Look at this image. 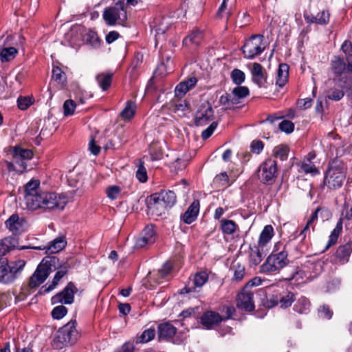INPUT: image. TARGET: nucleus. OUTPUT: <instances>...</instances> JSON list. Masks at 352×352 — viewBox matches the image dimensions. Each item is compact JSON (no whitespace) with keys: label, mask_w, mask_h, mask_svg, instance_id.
Returning <instances> with one entry per match:
<instances>
[{"label":"nucleus","mask_w":352,"mask_h":352,"mask_svg":"<svg viewBox=\"0 0 352 352\" xmlns=\"http://www.w3.org/2000/svg\"><path fill=\"white\" fill-rule=\"evenodd\" d=\"M264 36L263 34H253L244 43L242 52L244 58L253 59L260 55L265 49L263 43Z\"/></svg>","instance_id":"5"},{"label":"nucleus","mask_w":352,"mask_h":352,"mask_svg":"<svg viewBox=\"0 0 352 352\" xmlns=\"http://www.w3.org/2000/svg\"><path fill=\"white\" fill-rule=\"evenodd\" d=\"M155 331L154 329H147L137 338L136 343H146L155 338Z\"/></svg>","instance_id":"49"},{"label":"nucleus","mask_w":352,"mask_h":352,"mask_svg":"<svg viewBox=\"0 0 352 352\" xmlns=\"http://www.w3.org/2000/svg\"><path fill=\"white\" fill-rule=\"evenodd\" d=\"M121 188L118 186H111L107 188V196L111 200L118 199L120 195Z\"/></svg>","instance_id":"57"},{"label":"nucleus","mask_w":352,"mask_h":352,"mask_svg":"<svg viewBox=\"0 0 352 352\" xmlns=\"http://www.w3.org/2000/svg\"><path fill=\"white\" fill-rule=\"evenodd\" d=\"M231 270L234 271L233 279L236 281L241 280L245 275V267L239 263H234L231 267Z\"/></svg>","instance_id":"52"},{"label":"nucleus","mask_w":352,"mask_h":352,"mask_svg":"<svg viewBox=\"0 0 352 352\" xmlns=\"http://www.w3.org/2000/svg\"><path fill=\"white\" fill-rule=\"evenodd\" d=\"M318 314L320 318L329 320L333 316V311L328 305H322L318 309Z\"/></svg>","instance_id":"62"},{"label":"nucleus","mask_w":352,"mask_h":352,"mask_svg":"<svg viewBox=\"0 0 352 352\" xmlns=\"http://www.w3.org/2000/svg\"><path fill=\"white\" fill-rule=\"evenodd\" d=\"M295 300L294 294L290 292L279 293V303L283 308H287L292 305Z\"/></svg>","instance_id":"41"},{"label":"nucleus","mask_w":352,"mask_h":352,"mask_svg":"<svg viewBox=\"0 0 352 352\" xmlns=\"http://www.w3.org/2000/svg\"><path fill=\"white\" fill-rule=\"evenodd\" d=\"M176 333V328L170 323L161 324L158 327V338L160 340L173 337Z\"/></svg>","instance_id":"31"},{"label":"nucleus","mask_w":352,"mask_h":352,"mask_svg":"<svg viewBox=\"0 0 352 352\" xmlns=\"http://www.w3.org/2000/svg\"><path fill=\"white\" fill-rule=\"evenodd\" d=\"M197 78L195 76H190L180 82L175 88H191L196 85Z\"/></svg>","instance_id":"60"},{"label":"nucleus","mask_w":352,"mask_h":352,"mask_svg":"<svg viewBox=\"0 0 352 352\" xmlns=\"http://www.w3.org/2000/svg\"><path fill=\"white\" fill-rule=\"evenodd\" d=\"M321 211L320 208H317L311 214L310 219L308 220L306 226L304 227L302 230L300 232L299 236L301 237V240H304L307 236V233L309 232L310 229L313 231L315 228V222L318 219V213Z\"/></svg>","instance_id":"33"},{"label":"nucleus","mask_w":352,"mask_h":352,"mask_svg":"<svg viewBox=\"0 0 352 352\" xmlns=\"http://www.w3.org/2000/svg\"><path fill=\"white\" fill-rule=\"evenodd\" d=\"M331 68L337 75H341L346 71L349 72L343 59L338 56H335L331 60Z\"/></svg>","instance_id":"35"},{"label":"nucleus","mask_w":352,"mask_h":352,"mask_svg":"<svg viewBox=\"0 0 352 352\" xmlns=\"http://www.w3.org/2000/svg\"><path fill=\"white\" fill-rule=\"evenodd\" d=\"M268 252V249H263L256 245L250 246L248 251V262L249 265L252 266H257L259 265L263 259L265 257Z\"/></svg>","instance_id":"18"},{"label":"nucleus","mask_w":352,"mask_h":352,"mask_svg":"<svg viewBox=\"0 0 352 352\" xmlns=\"http://www.w3.org/2000/svg\"><path fill=\"white\" fill-rule=\"evenodd\" d=\"M12 264V265H10L7 259L0 263V282L8 283L16 278L17 274L22 268V264L20 261Z\"/></svg>","instance_id":"8"},{"label":"nucleus","mask_w":352,"mask_h":352,"mask_svg":"<svg viewBox=\"0 0 352 352\" xmlns=\"http://www.w3.org/2000/svg\"><path fill=\"white\" fill-rule=\"evenodd\" d=\"M199 207V201L197 199L194 200L182 216L184 222L187 224L192 223L197 217Z\"/></svg>","instance_id":"24"},{"label":"nucleus","mask_w":352,"mask_h":352,"mask_svg":"<svg viewBox=\"0 0 352 352\" xmlns=\"http://www.w3.org/2000/svg\"><path fill=\"white\" fill-rule=\"evenodd\" d=\"M249 94V89H232L230 94L221 95L219 102L226 106V108H230L233 104H238L240 99L247 96Z\"/></svg>","instance_id":"16"},{"label":"nucleus","mask_w":352,"mask_h":352,"mask_svg":"<svg viewBox=\"0 0 352 352\" xmlns=\"http://www.w3.org/2000/svg\"><path fill=\"white\" fill-rule=\"evenodd\" d=\"M17 50L13 47L3 48L0 53V58L2 62H7L14 58Z\"/></svg>","instance_id":"51"},{"label":"nucleus","mask_w":352,"mask_h":352,"mask_svg":"<svg viewBox=\"0 0 352 352\" xmlns=\"http://www.w3.org/2000/svg\"><path fill=\"white\" fill-rule=\"evenodd\" d=\"M19 245V240L15 237H6L0 241V263L6 258L3 256L9 251Z\"/></svg>","instance_id":"25"},{"label":"nucleus","mask_w":352,"mask_h":352,"mask_svg":"<svg viewBox=\"0 0 352 352\" xmlns=\"http://www.w3.org/2000/svg\"><path fill=\"white\" fill-rule=\"evenodd\" d=\"M250 74L252 82L259 87H267L270 86L267 82V75L266 70L258 63H254L250 69Z\"/></svg>","instance_id":"13"},{"label":"nucleus","mask_w":352,"mask_h":352,"mask_svg":"<svg viewBox=\"0 0 352 352\" xmlns=\"http://www.w3.org/2000/svg\"><path fill=\"white\" fill-rule=\"evenodd\" d=\"M205 0H184V5L186 7V14H199L201 13Z\"/></svg>","instance_id":"28"},{"label":"nucleus","mask_w":352,"mask_h":352,"mask_svg":"<svg viewBox=\"0 0 352 352\" xmlns=\"http://www.w3.org/2000/svg\"><path fill=\"white\" fill-rule=\"evenodd\" d=\"M58 261L59 259L56 256L43 258L30 278V287H36L42 284L47 279L50 272L57 268Z\"/></svg>","instance_id":"1"},{"label":"nucleus","mask_w":352,"mask_h":352,"mask_svg":"<svg viewBox=\"0 0 352 352\" xmlns=\"http://www.w3.org/2000/svg\"><path fill=\"white\" fill-rule=\"evenodd\" d=\"M167 23H168L166 21H165V19H163V21L162 22V23L155 26V31L156 45L160 41H163L165 39L164 34L168 30V26L166 25Z\"/></svg>","instance_id":"48"},{"label":"nucleus","mask_w":352,"mask_h":352,"mask_svg":"<svg viewBox=\"0 0 352 352\" xmlns=\"http://www.w3.org/2000/svg\"><path fill=\"white\" fill-rule=\"evenodd\" d=\"M288 262L287 253L286 252L280 251L277 254H272L261 266L260 272L270 274L279 271L286 266Z\"/></svg>","instance_id":"6"},{"label":"nucleus","mask_w":352,"mask_h":352,"mask_svg":"<svg viewBox=\"0 0 352 352\" xmlns=\"http://www.w3.org/2000/svg\"><path fill=\"white\" fill-rule=\"evenodd\" d=\"M288 76L289 66L285 63L280 64L277 72L276 85L280 87L285 86L288 80Z\"/></svg>","instance_id":"32"},{"label":"nucleus","mask_w":352,"mask_h":352,"mask_svg":"<svg viewBox=\"0 0 352 352\" xmlns=\"http://www.w3.org/2000/svg\"><path fill=\"white\" fill-rule=\"evenodd\" d=\"M214 185L216 186H226L229 185V177L226 172L221 173L214 178Z\"/></svg>","instance_id":"54"},{"label":"nucleus","mask_w":352,"mask_h":352,"mask_svg":"<svg viewBox=\"0 0 352 352\" xmlns=\"http://www.w3.org/2000/svg\"><path fill=\"white\" fill-rule=\"evenodd\" d=\"M40 180L36 179H30L25 185L24 188V195H32L34 194L42 193L40 190Z\"/></svg>","instance_id":"34"},{"label":"nucleus","mask_w":352,"mask_h":352,"mask_svg":"<svg viewBox=\"0 0 352 352\" xmlns=\"http://www.w3.org/2000/svg\"><path fill=\"white\" fill-rule=\"evenodd\" d=\"M85 41L94 48H98L100 46L101 41L98 34L93 30H89L85 34Z\"/></svg>","instance_id":"43"},{"label":"nucleus","mask_w":352,"mask_h":352,"mask_svg":"<svg viewBox=\"0 0 352 352\" xmlns=\"http://www.w3.org/2000/svg\"><path fill=\"white\" fill-rule=\"evenodd\" d=\"M202 38V31L195 29L183 40V44L187 47L197 46L200 44Z\"/></svg>","instance_id":"30"},{"label":"nucleus","mask_w":352,"mask_h":352,"mask_svg":"<svg viewBox=\"0 0 352 352\" xmlns=\"http://www.w3.org/2000/svg\"><path fill=\"white\" fill-rule=\"evenodd\" d=\"M68 202L67 196L55 192H43V208L63 210Z\"/></svg>","instance_id":"7"},{"label":"nucleus","mask_w":352,"mask_h":352,"mask_svg":"<svg viewBox=\"0 0 352 352\" xmlns=\"http://www.w3.org/2000/svg\"><path fill=\"white\" fill-rule=\"evenodd\" d=\"M221 228L224 234H232L235 232L237 225L232 220L223 219L221 221Z\"/></svg>","instance_id":"45"},{"label":"nucleus","mask_w":352,"mask_h":352,"mask_svg":"<svg viewBox=\"0 0 352 352\" xmlns=\"http://www.w3.org/2000/svg\"><path fill=\"white\" fill-rule=\"evenodd\" d=\"M310 302L309 300L302 296L298 298L296 305H294V310L299 314H307L309 311Z\"/></svg>","instance_id":"42"},{"label":"nucleus","mask_w":352,"mask_h":352,"mask_svg":"<svg viewBox=\"0 0 352 352\" xmlns=\"http://www.w3.org/2000/svg\"><path fill=\"white\" fill-rule=\"evenodd\" d=\"M274 236V229L270 225L265 226L261 232L256 245L267 249V244Z\"/></svg>","instance_id":"29"},{"label":"nucleus","mask_w":352,"mask_h":352,"mask_svg":"<svg viewBox=\"0 0 352 352\" xmlns=\"http://www.w3.org/2000/svg\"><path fill=\"white\" fill-rule=\"evenodd\" d=\"M236 306L238 308L245 311H251L254 309V292L252 290H248L243 288L239 293L236 299Z\"/></svg>","instance_id":"14"},{"label":"nucleus","mask_w":352,"mask_h":352,"mask_svg":"<svg viewBox=\"0 0 352 352\" xmlns=\"http://www.w3.org/2000/svg\"><path fill=\"white\" fill-rule=\"evenodd\" d=\"M277 172L276 162L272 159L265 160L260 166L259 178L263 183L272 182Z\"/></svg>","instance_id":"11"},{"label":"nucleus","mask_w":352,"mask_h":352,"mask_svg":"<svg viewBox=\"0 0 352 352\" xmlns=\"http://www.w3.org/2000/svg\"><path fill=\"white\" fill-rule=\"evenodd\" d=\"M279 129L287 133H290L294 131V124L289 120H283L279 123Z\"/></svg>","instance_id":"63"},{"label":"nucleus","mask_w":352,"mask_h":352,"mask_svg":"<svg viewBox=\"0 0 352 352\" xmlns=\"http://www.w3.org/2000/svg\"><path fill=\"white\" fill-rule=\"evenodd\" d=\"M67 313V309L63 305L55 307L52 311V316L53 318L59 320L63 318Z\"/></svg>","instance_id":"58"},{"label":"nucleus","mask_w":352,"mask_h":352,"mask_svg":"<svg viewBox=\"0 0 352 352\" xmlns=\"http://www.w3.org/2000/svg\"><path fill=\"white\" fill-rule=\"evenodd\" d=\"M135 109L136 104L132 101H128L120 116L124 120H131L135 115Z\"/></svg>","instance_id":"44"},{"label":"nucleus","mask_w":352,"mask_h":352,"mask_svg":"<svg viewBox=\"0 0 352 352\" xmlns=\"http://www.w3.org/2000/svg\"><path fill=\"white\" fill-rule=\"evenodd\" d=\"M77 288L74 284L69 282L65 289L52 298V304H72L74 301V294L77 292Z\"/></svg>","instance_id":"12"},{"label":"nucleus","mask_w":352,"mask_h":352,"mask_svg":"<svg viewBox=\"0 0 352 352\" xmlns=\"http://www.w3.org/2000/svg\"><path fill=\"white\" fill-rule=\"evenodd\" d=\"M136 177L140 182H146L148 179L146 169L142 161L139 162L138 170L136 171Z\"/></svg>","instance_id":"56"},{"label":"nucleus","mask_w":352,"mask_h":352,"mask_svg":"<svg viewBox=\"0 0 352 352\" xmlns=\"http://www.w3.org/2000/svg\"><path fill=\"white\" fill-rule=\"evenodd\" d=\"M147 204L148 208L157 215H162L169 208L157 193L151 195L147 200Z\"/></svg>","instance_id":"20"},{"label":"nucleus","mask_w":352,"mask_h":352,"mask_svg":"<svg viewBox=\"0 0 352 352\" xmlns=\"http://www.w3.org/2000/svg\"><path fill=\"white\" fill-rule=\"evenodd\" d=\"M222 320V317L218 313L209 311L205 312L201 317V322L206 329H211Z\"/></svg>","instance_id":"22"},{"label":"nucleus","mask_w":352,"mask_h":352,"mask_svg":"<svg viewBox=\"0 0 352 352\" xmlns=\"http://www.w3.org/2000/svg\"><path fill=\"white\" fill-rule=\"evenodd\" d=\"M52 79L56 81L58 85L63 86L66 80V75L58 67H54L52 69Z\"/></svg>","instance_id":"50"},{"label":"nucleus","mask_w":352,"mask_h":352,"mask_svg":"<svg viewBox=\"0 0 352 352\" xmlns=\"http://www.w3.org/2000/svg\"><path fill=\"white\" fill-rule=\"evenodd\" d=\"M317 24L325 25L329 21V13L328 11L322 10L316 15Z\"/></svg>","instance_id":"64"},{"label":"nucleus","mask_w":352,"mask_h":352,"mask_svg":"<svg viewBox=\"0 0 352 352\" xmlns=\"http://www.w3.org/2000/svg\"><path fill=\"white\" fill-rule=\"evenodd\" d=\"M67 266L61 267V269L56 273L52 283L48 287H45L44 292L47 293L53 290L57 286L60 280L67 274Z\"/></svg>","instance_id":"40"},{"label":"nucleus","mask_w":352,"mask_h":352,"mask_svg":"<svg viewBox=\"0 0 352 352\" xmlns=\"http://www.w3.org/2000/svg\"><path fill=\"white\" fill-rule=\"evenodd\" d=\"M155 231L152 226H146L136 239L135 246L142 248L148 245L153 244L155 241Z\"/></svg>","instance_id":"17"},{"label":"nucleus","mask_w":352,"mask_h":352,"mask_svg":"<svg viewBox=\"0 0 352 352\" xmlns=\"http://www.w3.org/2000/svg\"><path fill=\"white\" fill-rule=\"evenodd\" d=\"M342 230V218L338 221L336 228L331 231L326 249L336 243L338 236Z\"/></svg>","instance_id":"36"},{"label":"nucleus","mask_w":352,"mask_h":352,"mask_svg":"<svg viewBox=\"0 0 352 352\" xmlns=\"http://www.w3.org/2000/svg\"><path fill=\"white\" fill-rule=\"evenodd\" d=\"M157 194L169 208L176 203V195L172 190H162Z\"/></svg>","instance_id":"39"},{"label":"nucleus","mask_w":352,"mask_h":352,"mask_svg":"<svg viewBox=\"0 0 352 352\" xmlns=\"http://www.w3.org/2000/svg\"><path fill=\"white\" fill-rule=\"evenodd\" d=\"M279 303V293H276L267 297L265 301L263 302L265 307L272 308Z\"/></svg>","instance_id":"61"},{"label":"nucleus","mask_w":352,"mask_h":352,"mask_svg":"<svg viewBox=\"0 0 352 352\" xmlns=\"http://www.w3.org/2000/svg\"><path fill=\"white\" fill-rule=\"evenodd\" d=\"M231 78L234 83L239 86L245 81V74L241 69H234L231 72Z\"/></svg>","instance_id":"53"},{"label":"nucleus","mask_w":352,"mask_h":352,"mask_svg":"<svg viewBox=\"0 0 352 352\" xmlns=\"http://www.w3.org/2000/svg\"><path fill=\"white\" fill-rule=\"evenodd\" d=\"M67 243L64 237L59 236L50 242L47 246H36L34 245H23V250L28 249L45 250L46 254H56L61 251L66 245Z\"/></svg>","instance_id":"15"},{"label":"nucleus","mask_w":352,"mask_h":352,"mask_svg":"<svg viewBox=\"0 0 352 352\" xmlns=\"http://www.w3.org/2000/svg\"><path fill=\"white\" fill-rule=\"evenodd\" d=\"M76 109V102L73 100H67L63 104V112L65 116L74 114Z\"/></svg>","instance_id":"59"},{"label":"nucleus","mask_w":352,"mask_h":352,"mask_svg":"<svg viewBox=\"0 0 352 352\" xmlns=\"http://www.w3.org/2000/svg\"><path fill=\"white\" fill-rule=\"evenodd\" d=\"M26 208L30 210H36L43 208V192L32 195H24Z\"/></svg>","instance_id":"27"},{"label":"nucleus","mask_w":352,"mask_h":352,"mask_svg":"<svg viewBox=\"0 0 352 352\" xmlns=\"http://www.w3.org/2000/svg\"><path fill=\"white\" fill-rule=\"evenodd\" d=\"M300 168L305 173H310L312 175H316L319 173V170L309 159H307L302 162Z\"/></svg>","instance_id":"47"},{"label":"nucleus","mask_w":352,"mask_h":352,"mask_svg":"<svg viewBox=\"0 0 352 352\" xmlns=\"http://www.w3.org/2000/svg\"><path fill=\"white\" fill-rule=\"evenodd\" d=\"M214 119V111L209 102L202 103L198 108L195 118L197 126H206Z\"/></svg>","instance_id":"10"},{"label":"nucleus","mask_w":352,"mask_h":352,"mask_svg":"<svg viewBox=\"0 0 352 352\" xmlns=\"http://www.w3.org/2000/svg\"><path fill=\"white\" fill-rule=\"evenodd\" d=\"M6 228L12 233L14 236L11 237H15L21 233L22 229V221L20 220L18 214H12L8 220L5 222Z\"/></svg>","instance_id":"23"},{"label":"nucleus","mask_w":352,"mask_h":352,"mask_svg":"<svg viewBox=\"0 0 352 352\" xmlns=\"http://www.w3.org/2000/svg\"><path fill=\"white\" fill-rule=\"evenodd\" d=\"M7 155L8 158L11 160V161H4V164L6 166L9 172H18L21 174L22 170L18 168V167H22V147L21 145L10 146Z\"/></svg>","instance_id":"9"},{"label":"nucleus","mask_w":352,"mask_h":352,"mask_svg":"<svg viewBox=\"0 0 352 352\" xmlns=\"http://www.w3.org/2000/svg\"><path fill=\"white\" fill-rule=\"evenodd\" d=\"M170 72H171V69H168L166 64L164 63L160 64L149 80L146 88L149 87H160L162 79Z\"/></svg>","instance_id":"19"},{"label":"nucleus","mask_w":352,"mask_h":352,"mask_svg":"<svg viewBox=\"0 0 352 352\" xmlns=\"http://www.w3.org/2000/svg\"><path fill=\"white\" fill-rule=\"evenodd\" d=\"M38 158L36 157L32 148H23V171H28L36 167Z\"/></svg>","instance_id":"21"},{"label":"nucleus","mask_w":352,"mask_h":352,"mask_svg":"<svg viewBox=\"0 0 352 352\" xmlns=\"http://www.w3.org/2000/svg\"><path fill=\"white\" fill-rule=\"evenodd\" d=\"M102 18L109 26L124 25L127 20L124 3L118 1L113 6L106 8L103 11Z\"/></svg>","instance_id":"3"},{"label":"nucleus","mask_w":352,"mask_h":352,"mask_svg":"<svg viewBox=\"0 0 352 352\" xmlns=\"http://www.w3.org/2000/svg\"><path fill=\"white\" fill-rule=\"evenodd\" d=\"M289 147L287 145H278L274 147L273 150V155L276 158H279L280 160L284 161L287 159Z\"/></svg>","instance_id":"46"},{"label":"nucleus","mask_w":352,"mask_h":352,"mask_svg":"<svg viewBox=\"0 0 352 352\" xmlns=\"http://www.w3.org/2000/svg\"><path fill=\"white\" fill-rule=\"evenodd\" d=\"M208 276L206 272H201L197 273L193 278V283L196 287H202L208 280Z\"/></svg>","instance_id":"55"},{"label":"nucleus","mask_w":352,"mask_h":352,"mask_svg":"<svg viewBox=\"0 0 352 352\" xmlns=\"http://www.w3.org/2000/svg\"><path fill=\"white\" fill-rule=\"evenodd\" d=\"M190 103L186 100H171L169 109L171 112L176 113L179 117L185 116L186 112L189 111Z\"/></svg>","instance_id":"26"},{"label":"nucleus","mask_w":352,"mask_h":352,"mask_svg":"<svg viewBox=\"0 0 352 352\" xmlns=\"http://www.w3.org/2000/svg\"><path fill=\"white\" fill-rule=\"evenodd\" d=\"M346 177L344 168L341 163L333 162L326 171L323 184L330 190L340 188Z\"/></svg>","instance_id":"4"},{"label":"nucleus","mask_w":352,"mask_h":352,"mask_svg":"<svg viewBox=\"0 0 352 352\" xmlns=\"http://www.w3.org/2000/svg\"><path fill=\"white\" fill-rule=\"evenodd\" d=\"M352 252V246L350 243L340 245L336 252V256L341 261H347Z\"/></svg>","instance_id":"37"},{"label":"nucleus","mask_w":352,"mask_h":352,"mask_svg":"<svg viewBox=\"0 0 352 352\" xmlns=\"http://www.w3.org/2000/svg\"><path fill=\"white\" fill-rule=\"evenodd\" d=\"M77 337L76 322L70 321L58 330L53 339L52 346L55 349H61L74 344Z\"/></svg>","instance_id":"2"},{"label":"nucleus","mask_w":352,"mask_h":352,"mask_svg":"<svg viewBox=\"0 0 352 352\" xmlns=\"http://www.w3.org/2000/svg\"><path fill=\"white\" fill-rule=\"evenodd\" d=\"M112 77V73L102 72L96 76V80L101 88H108L111 85Z\"/></svg>","instance_id":"38"}]
</instances>
